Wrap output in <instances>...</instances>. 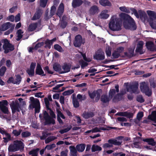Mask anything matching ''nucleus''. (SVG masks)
<instances>
[{
  "label": "nucleus",
  "mask_w": 156,
  "mask_h": 156,
  "mask_svg": "<svg viewBox=\"0 0 156 156\" xmlns=\"http://www.w3.org/2000/svg\"><path fill=\"white\" fill-rule=\"evenodd\" d=\"M102 150L101 147L99 146L93 145L91 147L92 152H94L97 151H101Z\"/></svg>",
  "instance_id": "40"
},
{
  "label": "nucleus",
  "mask_w": 156,
  "mask_h": 156,
  "mask_svg": "<svg viewBox=\"0 0 156 156\" xmlns=\"http://www.w3.org/2000/svg\"><path fill=\"white\" fill-rule=\"evenodd\" d=\"M101 102L104 103H108L109 101V98L106 94L101 95Z\"/></svg>",
  "instance_id": "36"
},
{
  "label": "nucleus",
  "mask_w": 156,
  "mask_h": 156,
  "mask_svg": "<svg viewBox=\"0 0 156 156\" xmlns=\"http://www.w3.org/2000/svg\"><path fill=\"white\" fill-rule=\"evenodd\" d=\"M134 48H129L128 49V52H125L124 53V57H127L129 58L135 56L136 55L134 54Z\"/></svg>",
  "instance_id": "19"
},
{
  "label": "nucleus",
  "mask_w": 156,
  "mask_h": 156,
  "mask_svg": "<svg viewBox=\"0 0 156 156\" xmlns=\"http://www.w3.org/2000/svg\"><path fill=\"white\" fill-rule=\"evenodd\" d=\"M98 10L97 6L93 5L91 7L89 10V12L90 14L94 15L97 13Z\"/></svg>",
  "instance_id": "29"
},
{
  "label": "nucleus",
  "mask_w": 156,
  "mask_h": 156,
  "mask_svg": "<svg viewBox=\"0 0 156 156\" xmlns=\"http://www.w3.org/2000/svg\"><path fill=\"white\" fill-rule=\"evenodd\" d=\"M6 70V68L5 66H2L0 69V76H3Z\"/></svg>",
  "instance_id": "53"
},
{
  "label": "nucleus",
  "mask_w": 156,
  "mask_h": 156,
  "mask_svg": "<svg viewBox=\"0 0 156 156\" xmlns=\"http://www.w3.org/2000/svg\"><path fill=\"white\" fill-rule=\"evenodd\" d=\"M147 13L150 17V21L149 22L150 26L153 29H156V21H153V18L156 20V12L151 10H147Z\"/></svg>",
  "instance_id": "6"
},
{
  "label": "nucleus",
  "mask_w": 156,
  "mask_h": 156,
  "mask_svg": "<svg viewBox=\"0 0 156 156\" xmlns=\"http://www.w3.org/2000/svg\"><path fill=\"white\" fill-rule=\"evenodd\" d=\"M44 70L47 72L48 73L50 74H53V72L49 70V69L48 66H46L44 69Z\"/></svg>",
  "instance_id": "64"
},
{
  "label": "nucleus",
  "mask_w": 156,
  "mask_h": 156,
  "mask_svg": "<svg viewBox=\"0 0 156 156\" xmlns=\"http://www.w3.org/2000/svg\"><path fill=\"white\" fill-rule=\"evenodd\" d=\"M4 44L3 46V49L4 50V53L7 54L9 51H13L14 49V46L10 43L7 39H3Z\"/></svg>",
  "instance_id": "7"
},
{
  "label": "nucleus",
  "mask_w": 156,
  "mask_h": 156,
  "mask_svg": "<svg viewBox=\"0 0 156 156\" xmlns=\"http://www.w3.org/2000/svg\"><path fill=\"white\" fill-rule=\"evenodd\" d=\"M105 11H107V10L102 11L99 15V17L101 19H107L109 16L108 14L105 13Z\"/></svg>",
  "instance_id": "35"
},
{
  "label": "nucleus",
  "mask_w": 156,
  "mask_h": 156,
  "mask_svg": "<svg viewBox=\"0 0 156 156\" xmlns=\"http://www.w3.org/2000/svg\"><path fill=\"white\" fill-rule=\"evenodd\" d=\"M88 94L90 98L94 99L96 96V92L95 91H94L91 93L89 92L88 93Z\"/></svg>",
  "instance_id": "63"
},
{
  "label": "nucleus",
  "mask_w": 156,
  "mask_h": 156,
  "mask_svg": "<svg viewBox=\"0 0 156 156\" xmlns=\"http://www.w3.org/2000/svg\"><path fill=\"white\" fill-rule=\"evenodd\" d=\"M42 136L40 137V139L41 140H44L46 139L48 136L49 135V134L47 132H44L42 133Z\"/></svg>",
  "instance_id": "59"
},
{
  "label": "nucleus",
  "mask_w": 156,
  "mask_h": 156,
  "mask_svg": "<svg viewBox=\"0 0 156 156\" xmlns=\"http://www.w3.org/2000/svg\"><path fill=\"white\" fill-rule=\"evenodd\" d=\"M146 46L148 50L151 51H156V46H154V43L152 41L147 42Z\"/></svg>",
  "instance_id": "18"
},
{
  "label": "nucleus",
  "mask_w": 156,
  "mask_h": 156,
  "mask_svg": "<svg viewBox=\"0 0 156 156\" xmlns=\"http://www.w3.org/2000/svg\"><path fill=\"white\" fill-rule=\"evenodd\" d=\"M94 115V114L93 112L84 111L82 114V116L84 119H87L89 118L93 117Z\"/></svg>",
  "instance_id": "25"
},
{
  "label": "nucleus",
  "mask_w": 156,
  "mask_h": 156,
  "mask_svg": "<svg viewBox=\"0 0 156 156\" xmlns=\"http://www.w3.org/2000/svg\"><path fill=\"white\" fill-rule=\"evenodd\" d=\"M44 43L46 44L44 47L45 48H48L49 49H50L51 48V45L52 44L53 42L48 39L45 41Z\"/></svg>",
  "instance_id": "42"
},
{
  "label": "nucleus",
  "mask_w": 156,
  "mask_h": 156,
  "mask_svg": "<svg viewBox=\"0 0 156 156\" xmlns=\"http://www.w3.org/2000/svg\"><path fill=\"white\" fill-rule=\"evenodd\" d=\"M136 101L141 103L144 102L145 100L142 96L141 95H137L136 98Z\"/></svg>",
  "instance_id": "49"
},
{
  "label": "nucleus",
  "mask_w": 156,
  "mask_h": 156,
  "mask_svg": "<svg viewBox=\"0 0 156 156\" xmlns=\"http://www.w3.org/2000/svg\"><path fill=\"white\" fill-rule=\"evenodd\" d=\"M80 64L81 65V68L82 69L84 68L85 67L87 66L88 65V63L86 62H85L84 60H81L79 62Z\"/></svg>",
  "instance_id": "43"
},
{
  "label": "nucleus",
  "mask_w": 156,
  "mask_h": 156,
  "mask_svg": "<svg viewBox=\"0 0 156 156\" xmlns=\"http://www.w3.org/2000/svg\"><path fill=\"white\" fill-rule=\"evenodd\" d=\"M138 13L139 17H140L141 19H144V20H145L147 17V15L145 12L141 10H139L138 11Z\"/></svg>",
  "instance_id": "33"
},
{
  "label": "nucleus",
  "mask_w": 156,
  "mask_h": 156,
  "mask_svg": "<svg viewBox=\"0 0 156 156\" xmlns=\"http://www.w3.org/2000/svg\"><path fill=\"white\" fill-rule=\"evenodd\" d=\"M37 23H33L30 24L29 26L28 30L29 31H33L37 27Z\"/></svg>",
  "instance_id": "32"
},
{
  "label": "nucleus",
  "mask_w": 156,
  "mask_h": 156,
  "mask_svg": "<svg viewBox=\"0 0 156 156\" xmlns=\"http://www.w3.org/2000/svg\"><path fill=\"white\" fill-rule=\"evenodd\" d=\"M120 10L123 12L129 13L130 12V11L132 12V13L134 14L136 17L137 18H139V16L138 14L137 11L134 8H130L125 6L121 7L119 8Z\"/></svg>",
  "instance_id": "10"
},
{
  "label": "nucleus",
  "mask_w": 156,
  "mask_h": 156,
  "mask_svg": "<svg viewBox=\"0 0 156 156\" xmlns=\"http://www.w3.org/2000/svg\"><path fill=\"white\" fill-rule=\"evenodd\" d=\"M120 94L118 93L112 99L113 102H116V101H119L123 99V97H122L120 95H119Z\"/></svg>",
  "instance_id": "37"
},
{
  "label": "nucleus",
  "mask_w": 156,
  "mask_h": 156,
  "mask_svg": "<svg viewBox=\"0 0 156 156\" xmlns=\"http://www.w3.org/2000/svg\"><path fill=\"white\" fill-rule=\"evenodd\" d=\"M8 105V101L6 100L0 101V109L3 113L5 114H9V110L6 106Z\"/></svg>",
  "instance_id": "12"
},
{
  "label": "nucleus",
  "mask_w": 156,
  "mask_h": 156,
  "mask_svg": "<svg viewBox=\"0 0 156 156\" xmlns=\"http://www.w3.org/2000/svg\"><path fill=\"white\" fill-rule=\"evenodd\" d=\"M121 27L120 22L118 20H116V18L114 19L111 18L109 23V27L111 30L114 31L120 30L121 29Z\"/></svg>",
  "instance_id": "4"
},
{
  "label": "nucleus",
  "mask_w": 156,
  "mask_h": 156,
  "mask_svg": "<svg viewBox=\"0 0 156 156\" xmlns=\"http://www.w3.org/2000/svg\"><path fill=\"white\" fill-rule=\"evenodd\" d=\"M50 116L48 113L46 111L43 112V119L45 121L44 122V125H50L51 124L54 125L55 124V121L54 118H55V115L54 112L50 109L49 111Z\"/></svg>",
  "instance_id": "2"
},
{
  "label": "nucleus",
  "mask_w": 156,
  "mask_h": 156,
  "mask_svg": "<svg viewBox=\"0 0 156 156\" xmlns=\"http://www.w3.org/2000/svg\"><path fill=\"white\" fill-rule=\"evenodd\" d=\"M30 100L31 101L29 105V107L31 108H35V112L38 113L40 112V103L39 100L37 99H35L33 97L30 98Z\"/></svg>",
  "instance_id": "5"
},
{
  "label": "nucleus",
  "mask_w": 156,
  "mask_h": 156,
  "mask_svg": "<svg viewBox=\"0 0 156 156\" xmlns=\"http://www.w3.org/2000/svg\"><path fill=\"white\" fill-rule=\"evenodd\" d=\"M56 146L55 144H53L50 145H47L46 148H47L48 150H50L55 147Z\"/></svg>",
  "instance_id": "61"
},
{
  "label": "nucleus",
  "mask_w": 156,
  "mask_h": 156,
  "mask_svg": "<svg viewBox=\"0 0 156 156\" xmlns=\"http://www.w3.org/2000/svg\"><path fill=\"white\" fill-rule=\"evenodd\" d=\"M105 58V53L101 49L98 50L94 56V58L97 60H102Z\"/></svg>",
  "instance_id": "11"
},
{
  "label": "nucleus",
  "mask_w": 156,
  "mask_h": 156,
  "mask_svg": "<svg viewBox=\"0 0 156 156\" xmlns=\"http://www.w3.org/2000/svg\"><path fill=\"white\" fill-rule=\"evenodd\" d=\"M70 156H77L78 151L74 146H69Z\"/></svg>",
  "instance_id": "24"
},
{
  "label": "nucleus",
  "mask_w": 156,
  "mask_h": 156,
  "mask_svg": "<svg viewBox=\"0 0 156 156\" xmlns=\"http://www.w3.org/2000/svg\"><path fill=\"white\" fill-rule=\"evenodd\" d=\"M148 118L149 119L156 118V111H153L151 112V115H149Z\"/></svg>",
  "instance_id": "56"
},
{
  "label": "nucleus",
  "mask_w": 156,
  "mask_h": 156,
  "mask_svg": "<svg viewBox=\"0 0 156 156\" xmlns=\"http://www.w3.org/2000/svg\"><path fill=\"white\" fill-rule=\"evenodd\" d=\"M140 88L141 92L145 93L146 95L148 97H150L151 95V90H150L148 84L145 82H144L142 83Z\"/></svg>",
  "instance_id": "8"
},
{
  "label": "nucleus",
  "mask_w": 156,
  "mask_h": 156,
  "mask_svg": "<svg viewBox=\"0 0 156 156\" xmlns=\"http://www.w3.org/2000/svg\"><path fill=\"white\" fill-rule=\"evenodd\" d=\"M27 72L30 76H34V70L31 69H28L27 71Z\"/></svg>",
  "instance_id": "60"
},
{
  "label": "nucleus",
  "mask_w": 156,
  "mask_h": 156,
  "mask_svg": "<svg viewBox=\"0 0 156 156\" xmlns=\"http://www.w3.org/2000/svg\"><path fill=\"white\" fill-rule=\"evenodd\" d=\"M84 43V42H83L82 36L78 34L76 36L73 44L75 47H79L81 46L82 43L83 44Z\"/></svg>",
  "instance_id": "13"
},
{
  "label": "nucleus",
  "mask_w": 156,
  "mask_h": 156,
  "mask_svg": "<svg viewBox=\"0 0 156 156\" xmlns=\"http://www.w3.org/2000/svg\"><path fill=\"white\" fill-rule=\"evenodd\" d=\"M64 16H63L60 23V27L63 29H64L66 26L67 23L64 20Z\"/></svg>",
  "instance_id": "44"
},
{
  "label": "nucleus",
  "mask_w": 156,
  "mask_h": 156,
  "mask_svg": "<svg viewBox=\"0 0 156 156\" xmlns=\"http://www.w3.org/2000/svg\"><path fill=\"white\" fill-rule=\"evenodd\" d=\"M22 131V130L21 129H20L18 130L16 129H13L12 132V133L15 136H18L20 134Z\"/></svg>",
  "instance_id": "46"
},
{
  "label": "nucleus",
  "mask_w": 156,
  "mask_h": 156,
  "mask_svg": "<svg viewBox=\"0 0 156 156\" xmlns=\"http://www.w3.org/2000/svg\"><path fill=\"white\" fill-rule=\"evenodd\" d=\"M39 150V149L38 148L33 149L29 152V154L30 155H32L31 156H37L38 152Z\"/></svg>",
  "instance_id": "38"
},
{
  "label": "nucleus",
  "mask_w": 156,
  "mask_h": 156,
  "mask_svg": "<svg viewBox=\"0 0 156 156\" xmlns=\"http://www.w3.org/2000/svg\"><path fill=\"white\" fill-rule=\"evenodd\" d=\"M7 82L8 83H12L13 84H15V81H14V78L12 77H11L9 78L8 80L7 81Z\"/></svg>",
  "instance_id": "62"
},
{
  "label": "nucleus",
  "mask_w": 156,
  "mask_h": 156,
  "mask_svg": "<svg viewBox=\"0 0 156 156\" xmlns=\"http://www.w3.org/2000/svg\"><path fill=\"white\" fill-rule=\"evenodd\" d=\"M42 13V11L41 9H39L37 10L31 20H34L39 19L41 16Z\"/></svg>",
  "instance_id": "21"
},
{
  "label": "nucleus",
  "mask_w": 156,
  "mask_h": 156,
  "mask_svg": "<svg viewBox=\"0 0 156 156\" xmlns=\"http://www.w3.org/2000/svg\"><path fill=\"white\" fill-rule=\"evenodd\" d=\"M108 142L110 144V145H114L119 146L121 144V142L117 141V140L115 139H110L108 140Z\"/></svg>",
  "instance_id": "28"
},
{
  "label": "nucleus",
  "mask_w": 156,
  "mask_h": 156,
  "mask_svg": "<svg viewBox=\"0 0 156 156\" xmlns=\"http://www.w3.org/2000/svg\"><path fill=\"white\" fill-rule=\"evenodd\" d=\"M35 73L36 75L41 76H45L46 74L44 73V72L43 70L41 65L37 63L36 68L35 70Z\"/></svg>",
  "instance_id": "16"
},
{
  "label": "nucleus",
  "mask_w": 156,
  "mask_h": 156,
  "mask_svg": "<svg viewBox=\"0 0 156 156\" xmlns=\"http://www.w3.org/2000/svg\"><path fill=\"white\" fill-rule=\"evenodd\" d=\"M105 126L106 127V128L101 127L100 128V129L103 130H109L111 129H116L117 128L116 127L109 126L106 125Z\"/></svg>",
  "instance_id": "48"
},
{
  "label": "nucleus",
  "mask_w": 156,
  "mask_h": 156,
  "mask_svg": "<svg viewBox=\"0 0 156 156\" xmlns=\"http://www.w3.org/2000/svg\"><path fill=\"white\" fill-rule=\"evenodd\" d=\"M53 68L54 70L58 72L59 73L62 71L61 65L58 63H54L53 65Z\"/></svg>",
  "instance_id": "31"
},
{
  "label": "nucleus",
  "mask_w": 156,
  "mask_h": 156,
  "mask_svg": "<svg viewBox=\"0 0 156 156\" xmlns=\"http://www.w3.org/2000/svg\"><path fill=\"white\" fill-rule=\"evenodd\" d=\"M23 33L21 29L18 30L16 34H17V38H16V40L17 41H20L23 35L22 34Z\"/></svg>",
  "instance_id": "41"
},
{
  "label": "nucleus",
  "mask_w": 156,
  "mask_h": 156,
  "mask_svg": "<svg viewBox=\"0 0 156 156\" xmlns=\"http://www.w3.org/2000/svg\"><path fill=\"white\" fill-rule=\"evenodd\" d=\"M144 116V113L142 112H139L136 116V118L138 120L140 121Z\"/></svg>",
  "instance_id": "58"
},
{
  "label": "nucleus",
  "mask_w": 156,
  "mask_h": 156,
  "mask_svg": "<svg viewBox=\"0 0 156 156\" xmlns=\"http://www.w3.org/2000/svg\"><path fill=\"white\" fill-rule=\"evenodd\" d=\"M99 3L101 5L103 6L111 5V2L108 0H100Z\"/></svg>",
  "instance_id": "30"
},
{
  "label": "nucleus",
  "mask_w": 156,
  "mask_h": 156,
  "mask_svg": "<svg viewBox=\"0 0 156 156\" xmlns=\"http://www.w3.org/2000/svg\"><path fill=\"white\" fill-rule=\"evenodd\" d=\"M86 145L84 144H81L77 145L76 148L79 152H83L84 150Z\"/></svg>",
  "instance_id": "27"
},
{
  "label": "nucleus",
  "mask_w": 156,
  "mask_h": 156,
  "mask_svg": "<svg viewBox=\"0 0 156 156\" xmlns=\"http://www.w3.org/2000/svg\"><path fill=\"white\" fill-rule=\"evenodd\" d=\"M83 3L82 0H73L72 5L73 8H76L81 6Z\"/></svg>",
  "instance_id": "23"
},
{
  "label": "nucleus",
  "mask_w": 156,
  "mask_h": 156,
  "mask_svg": "<svg viewBox=\"0 0 156 156\" xmlns=\"http://www.w3.org/2000/svg\"><path fill=\"white\" fill-rule=\"evenodd\" d=\"M44 43L43 42L37 43L34 47L35 50H37L38 48H40L41 46L44 45Z\"/></svg>",
  "instance_id": "57"
},
{
  "label": "nucleus",
  "mask_w": 156,
  "mask_h": 156,
  "mask_svg": "<svg viewBox=\"0 0 156 156\" xmlns=\"http://www.w3.org/2000/svg\"><path fill=\"white\" fill-rule=\"evenodd\" d=\"M62 67L63 70H62V71L60 73V74H63L69 72L70 70L71 65L69 63H65Z\"/></svg>",
  "instance_id": "15"
},
{
  "label": "nucleus",
  "mask_w": 156,
  "mask_h": 156,
  "mask_svg": "<svg viewBox=\"0 0 156 156\" xmlns=\"http://www.w3.org/2000/svg\"><path fill=\"white\" fill-rule=\"evenodd\" d=\"M64 11V5L63 3H61L60 4L57 11L56 14L58 15L60 18L63 13Z\"/></svg>",
  "instance_id": "22"
},
{
  "label": "nucleus",
  "mask_w": 156,
  "mask_h": 156,
  "mask_svg": "<svg viewBox=\"0 0 156 156\" xmlns=\"http://www.w3.org/2000/svg\"><path fill=\"white\" fill-rule=\"evenodd\" d=\"M48 0H40V6L43 8L45 7L47 5Z\"/></svg>",
  "instance_id": "55"
},
{
  "label": "nucleus",
  "mask_w": 156,
  "mask_h": 156,
  "mask_svg": "<svg viewBox=\"0 0 156 156\" xmlns=\"http://www.w3.org/2000/svg\"><path fill=\"white\" fill-rule=\"evenodd\" d=\"M124 50V48L122 47H120L118 48L117 51H115L112 53V55L113 57L112 58H118L120 56V55L119 53H118L119 51V52H121Z\"/></svg>",
  "instance_id": "20"
},
{
  "label": "nucleus",
  "mask_w": 156,
  "mask_h": 156,
  "mask_svg": "<svg viewBox=\"0 0 156 156\" xmlns=\"http://www.w3.org/2000/svg\"><path fill=\"white\" fill-rule=\"evenodd\" d=\"M144 44L143 41H140L138 43L135 50L136 52L139 53L140 55L143 54L144 53V51L143 50Z\"/></svg>",
  "instance_id": "14"
},
{
  "label": "nucleus",
  "mask_w": 156,
  "mask_h": 156,
  "mask_svg": "<svg viewBox=\"0 0 156 156\" xmlns=\"http://www.w3.org/2000/svg\"><path fill=\"white\" fill-rule=\"evenodd\" d=\"M143 141L147 143L149 145L152 146H155L156 144L154 140L152 138L144 139L143 140Z\"/></svg>",
  "instance_id": "26"
},
{
  "label": "nucleus",
  "mask_w": 156,
  "mask_h": 156,
  "mask_svg": "<svg viewBox=\"0 0 156 156\" xmlns=\"http://www.w3.org/2000/svg\"><path fill=\"white\" fill-rule=\"evenodd\" d=\"M5 135L6 137H4L3 138V139H4L3 141L5 143H7L11 140V135L10 134L8 133H6V134Z\"/></svg>",
  "instance_id": "45"
},
{
  "label": "nucleus",
  "mask_w": 156,
  "mask_h": 156,
  "mask_svg": "<svg viewBox=\"0 0 156 156\" xmlns=\"http://www.w3.org/2000/svg\"><path fill=\"white\" fill-rule=\"evenodd\" d=\"M31 134V133L29 131H24L22 133L21 136L23 138H25L30 136Z\"/></svg>",
  "instance_id": "51"
},
{
  "label": "nucleus",
  "mask_w": 156,
  "mask_h": 156,
  "mask_svg": "<svg viewBox=\"0 0 156 156\" xmlns=\"http://www.w3.org/2000/svg\"><path fill=\"white\" fill-rule=\"evenodd\" d=\"M12 25V24L9 22H7L2 24L0 27L2 29L3 31H4L9 29Z\"/></svg>",
  "instance_id": "34"
},
{
  "label": "nucleus",
  "mask_w": 156,
  "mask_h": 156,
  "mask_svg": "<svg viewBox=\"0 0 156 156\" xmlns=\"http://www.w3.org/2000/svg\"><path fill=\"white\" fill-rule=\"evenodd\" d=\"M56 11V8L54 6H52L51 8L50 16L52 17L55 14Z\"/></svg>",
  "instance_id": "52"
},
{
  "label": "nucleus",
  "mask_w": 156,
  "mask_h": 156,
  "mask_svg": "<svg viewBox=\"0 0 156 156\" xmlns=\"http://www.w3.org/2000/svg\"><path fill=\"white\" fill-rule=\"evenodd\" d=\"M24 148V144L20 140H16L13 144H10L8 147V151L9 152H14L19 150H21Z\"/></svg>",
  "instance_id": "3"
},
{
  "label": "nucleus",
  "mask_w": 156,
  "mask_h": 156,
  "mask_svg": "<svg viewBox=\"0 0 156 156\" xmlns=\"http://www.w3.org/2000/svg\"><path fill=\"white\" fill-rule=\"evenodd\" d=\"M138 83L135 82L129 85V87L130 91L132 92L133 93H135L138 89Z\"/></svg>",
  "instance_id": "17"
},
{
  "label": "nucleus",
  "mask_w": 156,
  "mask_h": 156,
  "mask_svg": "<svg viewBox=\"0 0 156 156\" xmlns=\"http://www.w3.org/2000/svg\"><path fill=\"white\" fill-rule=\"evenodd\" d=\"M116 91L115 89H111L109 92V97L111 99L112 98L115 94Z\"/></svg>",
  "instance_id": "50"
},
{
  "label": "nucleus",
  "mask_w": 156,
  "mask_h": 156,
  "mask_svg": "<svg viewBox=\"0 0 156 156\" xmlns=\"http://www.w3.org/2000/svg\"><path fill=\"white\" fill-rule=\"evenodd\" d=\"M121 17L124 20L123 24L126 29L134 30L136 29V26L134 20L129 15L125 13H121Z\"/></svg>",
  "instance_id": "1"
},
{
  "label": "nucleus",
  "mask_w": 156,
  "mask_h": 156,
  "mask_svg": "<svg viewBox=\"0 0 156 156\" xmlns=\"http://www.w3.org/2000/svg\"><path fill=\"white\" fill-rule=\"evenodd\" d=\"M73 103L74 107L75 108H77L79 106V103L77 99L75 98H73Z\"/></svg>",
  "instance_id": "47"
},
{
  "label": "nucleus",
  "mask_w": 156,
  "mask_h": 156,
  "mask_svg": "<svg viewBox=\"0 0 156 156\" xmlns=\"http://www.w3.org/2000/svg\"><path fill=\"white\" fill-rule=\"evenodd\" d=\"M54 49L58 51L61 52L63 50L62 47L58 44H55L54 46Z\"/></svg>",
  "instance_id": "54"
},
{
  "label": "nucleus",
  "mask_w": 156,
  "mask_h": 156,
  "mask_svg": "<svg viewBox=\"0 0 156 156\" xmlns=\"http://www.w3.org/2000/svg\"><path fill=\"white\" fill-rule=\"evenodd\" d=\"M16 79L15 84H19L21 83L22 77L20 74L15 75Z\"/></svg>",
  "instance_id": "39"
},
{
  "label": "nucleus",
  "mask_w": 156,
  "mask_h": 156,
  "mask_svg": "<svg viewBox=\"0 0 156 156\" xmlns=\"http://www.w3.org/2000/svg\"><path fill=\"white\" fill-rule=\"evenodd\" d=\"M10 106L12 109V113L13 114L16 112H20V109L22 110V107L21 105H20V104L17 100H16L15 101H12L10 104Z\"/></svg>",
  "instance_id": "9"
}]
</instances>
